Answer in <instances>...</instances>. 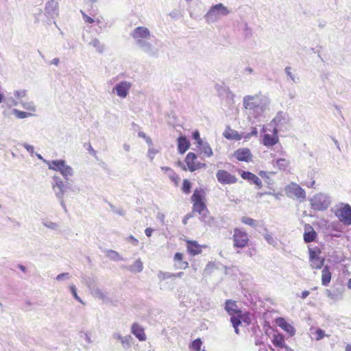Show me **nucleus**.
<instances>
[{
    "label": "nucleus",
    "mask_w": 351,
    "mask_h": 351,
    "mask_svg": "<svg viewBox=\"0 0 351 351\" xmlns=\"http://www.w3.org/2000/svg\"><path fill=\"white\" fill-rule=\"evenodd\" d=\"M132 333L141 341L146 340V335L144 332V328L138 324L134 323L131 327Z\"/></svg>",
    "instance_id": "20"
},
{
    "label": "nucleus",
    "mask_w": 351,
    "mask_h": 351,
    "mask_svg": "<svg viewBox=\"0 0 351 351\" xmlns=\"http://www.w3.org/2000/svg\"><path fill=\"white\" fill-rule=\"evenodd\" d=\"M156 153H157L156 150H155L154 148L149 147V149H148V152H147V156L150 158L151 160H152Z\"/></svg>",
    "instance_id": "61"
},
{
    "label": "nucleus",
    "mask_w": 351,
    "mask_h": 351,
    "mask_svg": "<svg viewBox=\"0 0 351 351\" xmlns=\"http://www.w3.org/2000/svg\"><path fill=\"white\" fill-rule=\"evenodd\" d=\"M70 291L73 295V296L74 297V298L77 300L78 302L82 303V300H81V298L78 296L77 293V289L75 287V286L74 285H72L70 286Z\"/></svg>",
    "instance_id": "53"
},
{
    "label": "nucleus",
    "mask_w": 351,
    "mask_h": 351,
    "mask_svg": "<svg viewBox=\"0 0 351 351\" xmlns=\"http://www.w3.org/2000/svg\"><path fill=\"white\" fill-rule=\"evenodd\" d=\"M278 141V137L277 134L270 135L265 134L263 138V145L267 147L274 145Z\"/></svg>",
    "instance_id": "28"
},
{
    "label": "nucleus",
    "mask_w": 351,
    "mask_h": 351,
    "mask_svg": "<svg viewBox=\"0 0 351 351\" xmlns=\"http://www.w3.org/2000/svg\"><path fill=\"white\" fill-rule=\"evenodd\" d=\"M12 113L15 115L17 119H23L32 116V114L27 112L21 111L19 110L14 108Z\"/></svg>",
    "instance_id": "39"
},
{
    "label": "nucleus",
    "mask_w": 351,
    "mask_h": 351,
    "mask_svg": "<svg viewBox=\"0 0 351 351\" xmlns=\"http://www.w3.org/2000/svg\"><path fill=\"white\" fill-rule=\"evenodd\" d=\"M331 202L330 196L324 193H317L310 199L311 208L315 210H326Z\"/></svg>",
    "instance_id": "4"
},
{
    "label": "nucleus",
    "mask_w": 351,
    "mask_h": 351,
    "mask_svg": "<svg viewBox=\"0 0 351 351\" xmlns=\"http://www.w3.org/2000/svg\"><path fill=\"white\" fill-rule=\"evenodd\" d=\"M47 164L49 169L59 171L66 181L73 176V168L67 165L64 160H54L49 161Z\"/></svg>",
    "instance_id": "3"
},
{
    "label": "nucleus",
    "mask_w": 351,
    "mask_h": 351,
    "mask_svg": "<svg viewBox=\"0 0 351 351\" xmlns=\"http://www.w3.org/2000/svg\"><path fill=\"white\" fill-rule=\"evenodd\" d=\"M272 343L277 348H286L287 350L289 348L285 344L284 336L281 334L274 335Z\"/></svg>",
    "instance_id": "26"
},
{
    "label": "nucleus",
    "mask_w": 351,
    "mask_h": 351,
    "mask_svg": "<svg viewBox=\"0 0 351 351\" xmlns=\"http://www.w3.org/2000/svg\"><path fill=\"white\" fill-rule=\"evenodd\" d=\"M232 238L234 241V246L236 247H245L249 241L247 232L240 228H235L234 230Z\"/></svg>",
    "instance_id": "9"
},
{
    "label": "nucleus",
    "mask_w": 351,
    "mask_h": 351,
    "mask_svg": "<svg viewBox=\"0 0 351 351\" xmlns=\"http://www.w3.org/2000/svg\"><path fill=\"white\" fill-rule=\"evenodd\" d=\"M168 177L171 180V182H173L176 185H178L179 177L178 175L174 172L173 169L169 171L167 173Z\"/></svg>",
    "instance_id": "47"
},
{
    "label": "nucleus",
    "mask_w": 351,
    "mask_h": 351,
    "mask_svg": "<svg viewBox=\"0 0 351 351\" xmlns=\"http://www.w3.org/2000/svg\"><path fill=\"white\" fill-rule=\"evenodd\" d=\"M3 102L7 105V106L8 108H12V106H16L19 104V102L17 101H16L12 97H9V98H6V99L4 98Z\"/></svg>",
    "instance_id": "49"
},
{
    "label": "nucleus",
    "mask_w": 351,
    "mask_h": 351,
    "mask_svg": "<svg viewBox=\"0 0 351 351\" xmlns=\"http://www.w3.org/2000/svg\"><path fill=\"white\" fill-rule=\"evenodd\" d=\"M243 30L245 38H250L252 34V29L248 26L247 23H243Z\"/></svg>",
    "instance_id": "50"
},
{
    "label": "nucleus",
    "mask_w": 351,
    "mask_h": 351,
    "mask_svg": "<svg viewBox=\"0 0 351 351\" xmlns=\"http://www.w3.org/2000/svg\"><path fill=\"white\" fill-rule=\"evenodd\" d=\"M81 13L82 14V18H83V19L84 20L85 22L88 23H93L95 22V20L93 18H91L89 16H88L83 11L81 10Z\"/></svg>",
    "instance_id": "59"
},
{
    "label": "nucleus",
    "mask_w": 351,
    "mask_h": 351,
    "mask_svg": "<svg viewBox=\"0 0 351 351\" xmlns=\"http://www.w3.org/2000/svg\"><path fill=\"white\" fill-rule=\"evenodd\" d=\"M198 147L202 152L207 157L213 156V150L209 144L207 142H202V144L198 145Z\"/></svg>",
    "instance_id": "32"
},
{
    "label": "nucleus",
    "mask_w": 351,
    "mask_h": 351,
    "mask_svg": "<svg viewBox=\"0 0 351 351\" xmlns=\"http://www.w3.org/2000/svg\"><path fill=\"white\" fill-rule=\"evenodd\" d=\"M112 337L113 339L119 341L125 350L130 349L134 344V339L130 335L123 336L119 332L116 331L112 333Z\"/></svg>",
    "instance_id": "10"
},
{
    "label": "nucleus",
    "mask_w": 351,
    "mask_h": 351,
    "mask_svg": "<svg viewBox=\"0 0 351 351\" xmlns=\"http://www.w3.org/2000/svg\"><path fill=\"white\" fill-rule=\"evenodd\" d=\"M224 308L227 313L231 316L235 315H240L242 313L241 311L239 308L236 302L232 300H227L226 301Z\"/></svg>",
    "instance_id": "17"
},
{
    "label": "nucleus",
    "mask_w": 351,
    "mask_h": 351,
    "mask_svg": "<svg viewBox=\"0 0 351 351\" xmlns=\"http://www.w3.org/2000/svg\"><path fill=\"white\" fill-rule=\"evenodd\" d=\"M183 258V254L180 252H176L174 256V260L176 261H180V265L178 267L180 269H186L188 267V263L187 262H182Z\"/></svg>",
    "instance_id": "41"
},
{
    "label": "nucleus",
    "mask_w": 351,
    "mask_h": 351,
    "mask_svg": "<svg viewBox=\"0 0 351 351\" xmlns=\"http://www.w3.org/2000/svg\"><path fill=\"white\" fill-rule=\"evenodd\" d=\"M158 278L160 280H165L168 278H173V273L159 271L158 273Z\"/></svg>",
    "instance_id": "43"
},
{
    "label": "nucleus",
    "mask_w": 351,
    "mask_h": 351,
    "mask_svg": "<svg viewBox=\"0 0 351 351\" xmlns=\"http://www.w3.org/2000/svg\"><path fill=\"white\" fill-rule=\"evenodd\" d=\"M202 344V341L201 339L197 338L192 342L191 346L193 350H195L196 351H199L201 349Z\"/></svg>",
    "instance_id": "51"
},
{
    "label": "nucleus",
    "mask_w": 351,
    "mask_h": 351,
    "mask_svg": "<svg viewBox=\"0 0 351 351\" xmlns=\"http://www.w3.org/2000/svg\"><path fill=\"white\" fill-rule=\"evenodd\" d=\"M315 334L317 335L315 337L317 341L322 339L326 336L324 330H322L321 328L316 329Z\"/></svg>",
    "instance_id": "54"
},
{
    "label": "nucleus",
    "mask_w": 351,
    "mask_h": 351,
    "mask_svg": "<svg viewBox=\"0 0 351 351\" xmlns=\"http://www.w3.org/2000/svg\"><path fill=\"white\" fill-rule=\"evenodd\" d=\"M305 232L304 233V241L305 243H308L313 241L316 237L317 233L310 225L304 226Z\"/></svg>",
    "instance_id": "21"
},
{
    "label": "nucleus",
    "mask_w": 351,
    "mask_h": 351,
    "mask_svg": "<svg viewBox=\"0 0 351 351\" xmlns=\"http://www.w3.org/2000/svg\"><path fill=\"white\" fill-rule=\"evenodd\" d=\"M196 158V154L193 152H189L185 158V162L190 171H194L199 168L198 165H196L195 163Z\"/></svg>",
    "instance_id": "23"
},
{
    "label": "nucleus",
    "mask_w": 351,
    "mask_h": 351,
    "mask_svg": "<svg viewBox=\"0 0 351 351\" xmlns=\"http://www.w3.org/2000/svg\"><path fill=\"white\" fill-rule=\"evenodd\" d=\"M191 183L188 180H184L182 190L184 193H189L191 191Z\"/></svg>",
    "instance_id": "48"
},
{
    "label": "nucleus",
    "mask_w": 351,
    "mask_h": 351,
    "mask_svg": "<svg viewBox=\"0 0 351 351\" xmlns=\"http://www.w3.org/2000/svg\"><path fill=\"white\" fill-rule=\"evenodd\" d=\"M287 192L293 194L298 199H300L302 200L305 199V191L295 183H291L290 185H289L287 188Z\"/></svg>",
    "instance_id": "14"
},
{
    "label": "nucleus",
    "mask_w": 351,
    "mask_h": 351,
    "mask_svg": "<svg viewBox=\"0 0 351 351\" xmlns=\"http://www.w3.org/2000/svg\"><path fill=\"white\" fill-rule=\"evenodd\" d=\"M22 107L29 111L35 112L36 111V106L34 103L32 101H20Z\"/></svg>",
    "instance_id": "38"
},
{
    "label": "nucleus",
    "mask_w": 351,
    "mask_h": 351,
    "mask_svg": "<svg viewBox=\"0 0 351 351\" xmlns=\"http://www.w3.org/2000/svg\"><path fill=\"white\" fill-rule=\"evenodd\" d=\"M223 136L229 140L239 141L242 136L235 130L230 129V127H227L223 132Z\"/></svg>",
    "instance_id": "24"
},
{
    "label": "nucleus",
    "mask_w": 351,
    "mask_h": 351,
    "mask_svg": "<svg viewBox=\"0 0 351 351\" xmlns=\"http://www.w3.org/2000/svg\"><path fill=\"white\" fill-rule=\"evenodd\" d=\"M22 145L31 155H33L34 152V148L32 145H30L26 143H23Z\"/></svg>",
    "instance_id": "60"
},
{
    "label": "nucleus",
    "mask_w": 351,
    "mask_h": 351,
    "mask_svg": "<svg viewBox=\"0 0 351 351\" xmlns=\"http://www.w3.org/2000/svg\"><path fill=\"white\" fill-rule=\"evenodd\" d=\"M338 217L345 224H351V206L348 204H342L339 209Z\"/></svg>",
    "instance_id": "13"
},
{
    "label": "nucleus",
    "mask_w": 351,
    "mask_h": 351,
    "mask_svg": "<svg viewBox=\"0 0 351 351\" xmlns=\"http://www.w3.org/2000/svg\"><path fill=\"white\" fill-rule=\"evenodd\" d=\"M165 215L162 213H158L156 215V219L159 220L162 224H165Z\"/></svg>",
    "instance_id": "62"
},
{
    "label": "nucleus",
    "mask_w": 351,
    "mask_h": 351,
    "mask_svg": "<svg viewBox=\"0 0 351 351\" xmlns=\"http://www.w3.org/2000/svg\"><path fill=\"white\" fill-rule=\"evenodd\" d=\"M91 294L96 298L104 300L107 298V294L103 292L98 287H96L90 291Z\"/></svg>",
    "instance_id": "36"
},
{
    "label": "nucleus",
    "mask_w": 351,
    "mask_h": 351,
    "mask_svg": "<svg viewBox=\"0 0 351 351\" xmlns=\"http://www.w3.org/2000/svg\"><path fill=\"white\" fill-rule=\"evenodd\" d=\"M199 220L203 222L205 225L212 226L214 224V217L210 216V212L208 210V213H202L199 214Z\"/></svg>",
    "instance_id": "30"
},
{
    "label": "nucleus",
    "mask_w": 351,
    "mask_h": 351,
    "mask_svg": "<svg viewBox=\"0 0 351 351\" xmlns=\"http://www.w3.org/2000/svg\"><path fill=\"white\" fill-rule=\"evenodd\" d=\"M45 12L48 16L54 18L58 15V3L55 0H49L47 1Z\"/></svg>",
    "instance_id": "16"
},
{
    "label": "nucleus",
    "mask_w": 351,
    "mask_h": 351,
    "mask_svg": "<svg viewBox=\"0 0 351 351\" xmlns=\"http://www.w3.org/2000/svg\"><path fill=\"white\" fill-rule=\"evenodd\" d=\"M125 268L132 273H140L143 269V263L141 259H137L133 265L125 267Z\"/></svg>",
    "instance_id": "29"
},
{
    "label": "nucleus",
    "mask_w": 351,
    "mask_h": 351,
    "mask_svg": "<svg viewBox=\"0 0 351 351\" xmlns=\"http://www.w3.org/2000/svg\"><path fill=\"white\" fill-rule=\"evenodd\" d=\"M273 162H275L276 164V166L280 170L287 169L290 164L289 161L284 158H278L275 161L274 160Z\"/></svg>",
    "instance_id": "35"
},
{
    "label": "nucleus",
    "mask_w": 351,
    "mask_h": 351,
    "mask_svg": "<svg viewBox=\"0 0 351 351\" xmlns=\"http://www.w3.org/2000/svg\"><path fill=\"white\" fill-rule=\"evenodd\" d=\"M233 156L239 161L250 162L252 154L248 148H240L234 152Z\"/></svg>",
    "instance_id": "15"
},
{
    "label": "nucleus",
    "mask_w": 351,
    "mask_h": 351,
    "mask_svg": "<svg viewBox=\"0 0 351 351\" xmlns=\"http://www.w3.org/2000/svg\"><path fill=\"white\" fill-rule=\"evenodd\" d=\"M106 254L110 259L115 261L123 260V258L119 255V254L117 252L112 250H107Z\"/></svg>",
    "instance_id": "40"
},
{
    "label": "nucleus",
    "mask_w": 351,
    "mask_h": 351,
    "mask_svg": "<svg viewBox=\"0 0 351 351\" xmlns=\"http://www.w3.org/2000/svg\"><path fill=\"white\" fill-rule=\"evenodd\" d=\"M216 178L219 182L223 184H231L237 182V178L226 170H218Z\"/></svg>",
    "instance_id": "12"
},
{
    "label": "nucleus",
    "mask_w": 351,
    "mask_h": 351,
    "mask_svg": "<svg viewBox=\"0 0 351 351\" xmlns=\"http://www.w3.org/2000/svg\"><path fill=\"white\" fill-rule=\"evenodd\" d=\"M254 97L251 95H247L243 98V106L246 109H253L256 106L255 102L253 101Z\"/></svg>",
    "instance_id": "34"
},
{
    "label": "nucleus",
    "mask_w": 351,
    "mask_h": 351,
    "mask_svg": "<svg viewBox=\"0 0 351 351\" xmlns=\"http://www.w3.org/2000/svg\"><path fill=\"white\" fill-rule=\"evenodd\" d=\"M187 248L189 252L193 255H197L202 252L199 245L196 241H189Z\"/></svg>",
    "instance_id": "31"
},
{
    "label": "nucleus",
    "mask_w": 351,
    "mask_h": 351,
    "mask_svg": "<svg viewBox=\"0 0 351 351\" xmlns=\"http://www.w3.org/2000/svg\"><path fill=\"white\" fill-rule=\"evenodd\" d=\"M51 187L56 198L58 199L61 207L65 213L67 212L64 196L68 190L75 193L80 192L78 187H72L69 182H64L59 176H53L51 182Z\"/></svg>",
    "instance_id": "1"
},
{
    "label": "nucleus",
    "mask_w": 351,
    "mask_h": 351,
    "mask_svg": "<svg viewBox=\"0 0 351 351\" xmlns=\"http://www.w3.org/2000/svg\"><path fill=\"white\" fill-rule=\"evenodd\" d=\"M110 206L112 208L113 211L115 213H117V214H118V215H119L121 216H123L124 215L125 213H124V211L122 209H114V206L112 204H110Z\"/></svg>",
    "instance_id": "63"
},
{
    "label": "nucleus",
    "mask_w": 351,
    "mask_h": 351,
    "mask_svg": "<svg viewBox=\"0 0 351 351\" xmlns=\"http://www.w3.org/2000/svg\"><path fill=\"white\" fill-rule=\"evenodd\" d=\"M291 68L290 66H287L285 67V73L287 74V75L288 77H290V79L293 82H296L295 81V77L294 75L292 74L291 73Z\"/></svg>",
    "instance_id": "57"
},
{
    "label": "nucleus",
    "mask_w": 351,
    "mask_h": 351,
    "mask_svg": "<svg viewBox=\"0 0 351 351\" xmlns=\"http://www.w3.org/2000/svg\"><path fill=\"white\" fill-rule=\"evenodd\" d=\"M193 138L197 141V145L202 144L203 141L200 138V134L198 130H195L193 132Z\"/></svg>",
    "instance_id": "56"
},
{
    "label": "nucleus",
    "mask_w": 351,
    "mask_h": 351,
    "mask_svg": "<svg viewBox=\"0 0 351 351\" xmlns=\"http://www.w3.org/2000/svg\"><path fill=\"white\" fill-rule=\"evenodd\" d=\"M190 142L186 136H181L178 138V149L180 154H184L189 148Z\"/></svg>",
    "instance_id": "22"
},
{
    "label": "nucleus",
    "mask_w": 351,
    "mask_h": 351,
    "mask_svg": "<svg viewBox=\"0 0 351 351\" xmlns=\"http://www.w3.org/2000/svg\"><path fill=\"white\" fill-rule=\"evenodd\" d=\"M70 275L69 273H62L56 276V280L58 281L66 280L69 279Z\"/></svg>",
    "instance_id": "58"
},
{
    "label": "nucleus",
    "mask_w": 351,
    "mask_h": 351,
    "mask_svg": "<svg viewBox=\"0 0 351 351\" xmlns=\"http://www.w3.org/2000/svg\"><path fill=\"white\" fill-rule=\"evenodd\" d=\"M230 12L231 11L226 6L219 3L212 5L204 18L208 24H211L218 21L223 16L228 15Z\"/></svg>",
    "instance_id": "2"
},
{
    "label": "nucleus",
    "mask_w": 351,
    "mask_h": 351,
    "mask_svg": "<svg viewBox=\"0 0 351 351\" xmlns=\"http://www.w3.org/2000/svg\"><path fill=\"white\" fill-rule=\"evenodd\" d=\"M191 217H193V215L191 213L186 214L182 219L183 224L186 225L188 222V220Z\"/></svg>",
    "instance_id": "64"
},
{
    "label": "nucleus",
    "mask_w": 351,
    "mask_h": 351,
    "mask_svg": "<svg viewBox=\"0 0 351 351\" xmlns=\"http://www.w3.org/2000/svg\"><path fill=\"white\" fill-rule=\"evenodd\" d=\"M43 225L47 228H49L51 230H58L59 228V226L58 223L53 222L51 221H49V220L43 221Z\"/></svg>",
    "instance_id": "44"
},
{
    "label": "nucleus",
    "mask_w": 351,
    "mask_h": 351,
    "mask_svg": "<svg viewBox=\"0 0 351 351\" xmlns=\"http://www.w3.org/2000/svg\"><path fill=\"white\" fill-rule=\"evenodd\" d=\"M276 323L279 327L287 332L291 337L293 336L295 332L294 327L289 324L283 317H278Z\"/></svg>",
    "instance_id": "19"
},
{
    "label": "nucleus",
    "mask_w": 351,
    "mask_h": 351,
    "mask_svg": "<svg viewBox=\"0 0 351 351\" xmlns=\"http://www.w3.org/2000/svg\"><path fill=\"white\" fill-rule=\"evenodd\" d=\"M331 280V273L329 267L326 265L322 271V284L324 286H328Z\"/></svg>",
    "instance_id": "27"
},
{
    "label": "nucleus",
    "mask_w": 351,
    "mask_h": 351,
    "mask_svg": "<svg viewBox=\"0 0 351 351\" xmlns=\"http://www.w3.org/2000/svg\"><path fill=\"white\" fill-rule=\"evenodd\" d=\"M264 238H265V239L267 241V242L269 244H270V245H271L273 246H276V245L277 242H276V239L272 237L271 234H265L264 235Z\"/></svg>",
    "instance_id": "52"
},
{
    "label": "nucleus",
    "mask_w": 351,
    "mask_h": 351,
    "mask_svg": "<svg viewBox=\"0 0 351 351\" xmlns=\"http://www.w3.org/2000/svg\"><path fill=\"white\" fill-rule=\"evenodd\" d=\"M230 322L234 328H236V326H239L241 324V314L240 315H235L231 316Z\"/></svg>",
    "instance_id": "45"
},
{
    "label": "nucleus",
    "mask_w": 351,
    "mask_h": 351,
    "mask_svg": "<svg viewBox=\"0 0 351 351\" xmlns=\"http://www.w3.org/2000/svg\"><path fill=\"white\" fill-rule=\"evenodd\" d=\"M14 95L16 98H23L27 95V90H18L14 92Z\"/></svg>",
    "instance_id": "55"
},
{
    "label": "nucleus",
    "mask_w": 351,
    "mask_h": 351,
    "mask_svg": "<svg viewBox=\"0 0 351 351\" xmlns=\"http://www.w3.org/2000/svg\"><path fill=\"white\" fill-rule=\"evenodd\" d=\"M132 87V83L128 81H121L115 84L113 87L112 92L116 93L117 96L121 98H125Z\"/></svg>",
    "instance_id": "11"
},
{
    "label": "nucleus",
    "mask_w": 351,
    "mask_h": 351,
    "mask_svg": "<svg viewBox=\"0 0 351 351\" xmlns=\"http://www.w3.org/2000/svg\"><path fill=\"white\" fill-rule=\"evenodd\" d=\"M287 123L286 114L283 112H278L271 123L265 128L263 126V131H271L273 134H277L279 129Z\"/></svg>",
    "instance_id": "7"
},
{
    "label": "nucleus",
    "mask_w": 351,
    "mask_h": 351,
    "mask_svg": "<svg viewBox=\"0 0 351 351\" xmlns=\"http://www.w3.org/2000/svg\"><path fill=\"white\" fill-rule=\"evenodd\" d=\"M130 36L134 40L136 46L147 40H154V36L151 34L149 29L143 26L135 27L130 33Z\"/></svg>",
    "instance_id": "5"
},
{
    "label": "nucleus",
    "mask_w": 351,
    "mask_h": 351,
    "mask_svg": "<svg viewBox=\"0 0 351 351\" xmlns=\"http://www.w3.org/2000/svg\"><path fill=\"white\" fill-rule=\"evenodd\" d=\"M192 202L193 204L204 202H203V196L199 191L195 189L192 197Z\"/></svg>",
    "instance_id": "42"
},
{
    "label": "nucleus",
    "mask_w": 351,
    "mask_h": 351,
    "mask_svg": "<svg viewBox=\"0 0 351 351\" xmlns=\"http://www.w3.org/2000/svg\"><path fill=\"white\" fill-rule=\"evenodd\" d=\"M193 211L197 212L199 214L202 213H208V208L204 202L193 204Z\"/></svg>",
    "instance_id": "37"
},
{
    "label": "nucleus",
    "mask_w": 351,
    "mask_h": 351,
    "mask_svg": "<svg viewBox=\"0 0 351 351\" xmlns=\"http://www.w3.org/2000/svg\"><path fill=\"white\" fill-rule=\"evenodd\" d=\"M241 222L244 224L249 225L252 227H256V222L254 219L247 217H243L241 219Z\"/></svg>",
    "instance_id": "46"
},
{
    "label": "nucleus",
    "mask_w": 351,
    "mask_h": 351,
    "mask_svg": "<svg viewBox=\"0 0 351 351\" xmlns=\"http://www.w3.org/2000/svg\"><path fill=\"white\" fill-rule=\"evenodd\" d=\"M88 44L95 48L96 51L99 53H101L104 51V45L101 43L97 38H93Z\"/></svg>",
    "instance_id": "33"
},
{
    "label": "nucleus",
    "mask_w": 351,
    "mask_h": 351,
    "mask_svg": "<svg viewBox=\"0 0 351 351\" xmlns=\"http://www.w3.org/2000/svg\"><path fill=\"white\" fill-rule=\"evenodd\" d=\"M158 43V40L154 36V40H147L141 42L137 47L149 57L158 58L160 52V49L157 47Z\"/></svg>",
    "instance_id": "6"
},
{
    "label": "nucleus",
    "mask_w": 351,
    "mask_h": 351,
    "mask_svg": "<svg viewBox=\"0 0 351 351\" xmlns=\"http://www.w3.org/2000/svg\"><path fill=\"white\" fill-rule=\"evenodd\" d=\"M241 176L243 179L247 180L250 183L256 184L259 188L262 187V181L255 174L250 171H242Z\"/></svg>",
    "instance_id": "18"
},
{
    "label": "nucleus",
    "mask_w": 351,
    "mask_h": 351,
    "mask_svg": "<svg viewBox=\"0 0 351 351\" xmlns=\"http://www.w3.org/2000/svg\"><path fill=\"white\" fill-rule=\"evenodd\" d=\"M308 253L309 262L311 268L315 269H321L324 264L325 259L324 258H321L319 256L321 253L319 248L317 247H315V248L308 247Z\"/></svg>",
    "instance_id": "8"
},
{
    "label": "nucleus",
    "mask_w": 351,
    "mask_h": 351,
    "mask_svg": "<svg viewBox=\"0 0 351 351\" xmlns=\"http://www.w3.org/2000/svg\"><path fill=\"white\" fill-rule=\"evenodd\" d=\"M82 282L87 286L90 291L97 287V279L95 277L83 276L82 277Z\"/></svg>",
    "instance_id": "25"
}]
</instances>
